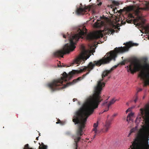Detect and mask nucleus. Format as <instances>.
Instances as JSON below:
<instances>
[{
	"instance_id": "27",
	"label": "nucleus",
	"mask_w": 149,
	"mask_h": 149,
	"mask_svg": "<svg viewBox=\"0 0 149 149\" xmlns=\"http://www.w3.org/2000/svg\"><path fill=\"white\" fill-rule=\"evenodd\" d=\"M71 134V133L70 132H67L66 133V134L67 135H70Z\"/></svg>"
},
{
	"instance_id": "26",
	"label": "nucleus",
	"mask_w": 149,
	"mask_h": 149,
	"mask_svg": "<svg viewBox=\"0 0 149 149\" xmlns=\"http://www.w3.org/2000/svg\"><path fill=\"white\" fill-rule=\"evenodd\" d=\"M142 90V89L141 88H138L137 90V92L136 94H137V95L138 93L139 92L141 91Z\"/></svg>"
},
{
	"instance_id": "12",
	"label": "nucleus",
	"mask_w": 149,
	"mask_h": 149,
	"mask_svg": "<svg viewBox=\"0 0 149 149\" xmlns=\"http://www.w3.org/2000/svg\"><path fill=\"white\" fill-rule=\"evenodd\" d=\"M111 125V122L110 121H106L104 128L101 130V131L104 133L107 132L110 127Z\"/></svg>"
},
{
	"instance_id": "22",
	"label": "nucleus",
	"mask_w": 149,
	"mask_h": 149,
	"mask_svg": "<svg viewBox=\"0 0 149 149\" xmlns=\"http://www.w3.org/2000/svg\"><path fill=\"white\" fill-rule=\"evenodd\" d=\"M57 120H58V121H57L56 122V124H58L59 123H60L61 124H62V125L63 124V123H62V122L60 120L58 119Z\"/></svg>"
},
{
	"instance_id": "36",
	"label": "nucleus",
	"mask_w": 149,
	"mask_h": 149,
	"mask_svg": "<svg viewBox=\"0 0 149 149\" xmlns=\"http://www.w3.org/2000/svg\"><path fill=\"white\" fill-rule=\"evenodd\" d=\"M36 140H38V137H37L36 138Z\"/></svg>"
},
{
	"instance_id": "42",
	"label": "nucleus",
	"mask_w": 149,
	"mask_h": 149,
	"mask_svg": "<svg viewBox=\"0 0 149 149\" xmlns=\"http://www.w3.org/2000/svg\"><path fill=\"white\" fill-rule=\"evenodd\" d=\"M39 135H40V134H39Z\"/></svg>"
},
{
	"instance_id": "41",
	"label": "nucleus",
	"mask_w": 149,
	"mask_h": 149,
	"mask_svg": "<svg viewBox=\"0 0 149 149\" xmlns=\"http://www.w3.org/2000/svg\"><path fill=\"white\" fill-rule=\"evenodd\" d=\"M144 98V97H143V98Z\"/></svg>"
},
{
	"instance_id": "2",
	"label": "nucleus",
	"mask_w": 149,
	"mask_h": 149,
	"mask_svg": "<svg viewBox=\"0 0 149 149\" xmlns=\"http://www.w3.org/2000/svg\"><path fill=\"white\" fill-rule=\"evenodd\" d=\"M101 59L97 61H94L93 62H90L87 66H85L83 69H81L79 71V73H81L83 71L87 70L88 72L86 74H84L82 77H79L76 79H74L72 82L68 83L66 84L65 85L63 86H62L63 81H67L68 80H69L71 78L73 75L75 74L74 71H72L69 73V74H68L65 72H64L62 74V76L61 78L47 84V86L52 91H54L56 90H60L64 88H66L69 86L73 85L78 81H80L82 79L86 76L89 74V72L92 70L95 66H100L102 64H104L108 63H104L102 62L100 65H98L97 62L100 61Z\"/></svg>"
},
{
	"instance_id": "39",
	"label": "nucleus",
	"mask_w": 149,
	"mask_h": 149,
	"mask_svg": "<svg viewBox=\"0 0 149 149\" xmlns=\"http://www.w3.org/2000/svg\"><path fill=\"white\" fill-rule=\"evenodd\" d=\"M110 78V77H108V79Z\"/></svg>"
},
{
	"instance_id": "21",
	"label": "nucleus",
	"mask_w": 149,
	"mask_h": 149,
	"mask_svg": "<svg viewBox=\"0 0 149 149\" xmlns=\"http://www.w3.org/2000/svg\"><path fill=\"white\" fill-rule=\"evenodd\" d=\"M136 128H133L131 129L130 131L131 133H132L134 132L136 130Z\"/></svg>"
},
{
	"instance_id": "33",
	"label": "nucleus",
	"mask_w": 149,
	"mask_h": 149,
	"mask_svg": "<svg viewBox=\"0 0 149 149\" xmlns=\"http://www.w3.org/2000/svg\"><path fill=\"white\" fill-rule=\"evenodd\" d=\"M131 133H131V132H130V133L128 134V136H129L130 135Z\"/></svg>"
},
{
	"instance_id": "9",
	"label": "nucleus",
	"mask_w": 149,
	"mask_h": 149,
	"mask_svg": "<svg viewBox=\"0 0 149 149\" xmlns=\"http://www.w3.org/2000/svg\"><path fill=\"white\" fill-rule=\"evenodd\" d=\"M91 10H92L93 14H95L96 13V12L93 8V5L86 6L84 8L82 7L78 8L77 9L76 12L78 15H83L85 14L87 12Z\"/></svg>"
},
{
	"instance_id": "18",
	"label": "nucleus",
	"mask_w": 149,
	"mask_h": 149,
	"mask_svg": "<svg viewBox=\"0 0 149 149\" xmlns=\"http://www.w3.org/2000/svg\"><path fill=\"white\" fill-rule=\"evenodd\" d=\"M133 114H134L132 113H129L128 114V115H127V120H128V118H129L130 117H131V116H132L133 115Z\"/></svg>"
},
{
	"instance_id": "19",
	"label": "nucleus",
	"mask_w": 149,
	"mask_h": 149,
	"mask_svg": "<svg viewBox=\"0 0 149 149\" xmlns=\"http://www.w3.org/2000/svg\"><path fill=\"white\" fill-rule=\"evenodd\" d=\"M58 66L59 67H65L66 66V65L64 64L63 63H62V65H61V62H60V63L58 64Z\"/></svg>"
},
{
	"instance_id": "6",
	"label": "nucleus",
	"mask_w": 149,
	"mask_h": 149,
	"mask_svg": "<svg viewBox=\"0 0 149 149\" xmlns=\"http://www.w3.org/2000/svg\"><path fill=\"white\" fill-rule=\"evenodd\" d=\"M147 58H146L142 59V61L145 63L144 67L148 71L146 73L141 70L142 67L141 65L136 61H134L131 62L130 65L127 67V71H130L132 74H134L136 71H141L140 73L138 74V77H140L141 79L144 81V83L143 85L144 87L149 85V64L147 63Z\"/></svg>"
},
{
	"instance_id": "7",
	"label": "nucleus",
	"mask_w": 149,
	"mask_h": 149,
	"mask_svg": "<svg viewBox=\"0 0 149 149\" xmlns=\"http://www.w3.org/2000/svg\"><path fill=\"white\" fill-rule=\"evenodd\" d=\"M138 44L130 42L127 43L126 46L124 47H116L114 51H111L109 53H108L104 57H103L100 61L97 62L98 65H100L102 62L103 63H109L112 60L114 61L115 60V58L116 57L117 54L118 53H123L128 50L129 48L131 47L134 46H137Z\"/></svg>"
},
{
	"instance_id": "1",
	"label": "nucleus",
	"mask_w": 149,
	"mask_h": 149,
	"mask_svg": "<svg viewBox=\"0 0 149 149\" xmlns=\"http://www.w3.org/2000/svg\"><path fill=\"white\" fill-rule=\"evenodd\" d=\"M87 29L84 26L81 29L79 28L77 30V33L72 36L69 37L70 44H66L61 49L57 51L54 53L55 57H63V55L68 54L70 52L73 51L75 48V46L76 42L80 38H82V36H86L87 40L91 41L97 38H102L103 34L105 36L109 34H112L115 32V30L109 28H105L103 31H97L96 32L86 33Z\"/></svg>"
},
{
	"instance_id": "25",
	"label": "nucleus",
	"mask_w": 149,
	"mask_h": 149,
	"mask_svg": "<svg viewBox=\"0 0 149 149\" xmlns=\"http://www.w3.org/2000/svg\"><path fill=\"white\" fill-rule=\"evenodd\" d=\"M132 109V108H128L126 111V112L127 113L128 112L131 111Z\"/></svg>"
},
{
	"instance_id": "3",
	"label": "nucleus",
	"mask_w": 149,
	"mask_h": 149,
	"mask_svg": "<svg viewBox=\"0 0 149 149\" xmlns=\"http://www.w3.org/2000/svg\"><path fill=\"white\" fill-rule=\"evenodd\" d=\"M94 109L85 104L84 107L77 111L74 117L73 122L78 126L76 134L71 137L74 140L75 149H77V143L81 139L80 136L83 134V130L86 126L87 119L93 113Z\"/></svg>"
},
{
	"instance_id": "14",
	"label": "nucleus",
	"mask_w": 149,
	"mask_h": 149,
	"mask_svg": "<svg viewBox=\"0 0 149 149\" xmlns=\"http://www.w3.org/2000/svg\"><path fill=\"white\" fill-rule=\"evenodd\" d=\"M98 125V122L97 121V122L94 123L93 124V131L94 132L95 134L94 135L93 139H94L96 136V134L97 133L98 131L97 130V127Z\"/></svg>"
},
{
	"instance_id": "5",
	"label": "nucleus",
	"mask_w": 149,
	"mask_h": 149,
	"mask_svg": "<svg viewBox=\"0 0 149 149\" xmlns=\"http://www.w3.org/2000/svg\"><path fill=\"white\" fill-rule=\"evenodd\" d=\"M147 126L140 129L135 139L128 149H149V130Z\"/></svg>"
},
{
	"instance_id": "37",
	"label": "nucleus",
	"mask_w": 149,
	"mask_h": 149,
	"mask_svg": "<svg viewBox=\"0 0 149 149\" xmlns=\"http://www.w3.org/2000/svg\"><path fill=\"white\" fill-rule=\"evenodd\" d=\"M126 104L127 105H129V103L128 102H127V103H126Z\"/></svg>"
},
{
	"instance_id": "38",
	"label": "nucleus",
	"mask_w": 149,
	"mask_h": 149,
	"mask_svg": "<svg viewBox=\"0 0 149 149\" xmlns=\"http://www.w3.org/2000/svg\"><path fill=\"white\" fill-rule=\"evenodd\" d=\"M80 5L81 6H82V4L81 3L80 4Z\"/></svg>"
},
{
	"instance_id": "24",
	"label": "nucleus",
	"mask_w": 149,
	"mask_h": 149,
	"mask_svg": "<svg viewBox=\"0 0 149 149\" xmlns=\"http://www.w3.org/2000/svg\"><path fill=\"white\" fill-rule=\"evenodd\" d=\"M138 97L137 96V94H136L135 96V99H134V101L135 103H136L137 102L138 100Z\"/></svg>"
},
{
	"instance_id": "32",
	"label": "nucleus",
	"mask_w": 149,
	"mask_h": 149,
	"mask_svg": "<svg viewBox=\"0 0 149 149\" xmlns=\"http://www.w3.org/2000/svg\"><path fill=\"white\" fill-rule=\"evenodd\" d=\"M77 100V99H76V98H74V99H73V102H75V101Z\"/></svg>"
},
{
	"instance_id": "8",
	"label": "nucleus",
	"mask_w": 149,
	"mask_h": 149,
	"mask_svg": "<svg viewBox=\"0 0 149 149\" xmlns=\"http://www.w3.org/2000/svg\"><path fill=\"white\" fill-rule=\"evenodd\" d=\"M144 4H145V6L144 8L138 7L135 9L133 6H130L124 8L123 10H120L122 11L123 10H124L127 12L133 11L135 15L137 16L138 19H141L142 18L141 17L139 16V15L141 13V11L149 10V2L145 1Z\"/></svg>"
},
{
	"instance_id": "20",
	"label": "nucleus",
	"mask_w": 149,
	"mask_h": 149,
	"mask_svg": "<svg viewBox=\"0 0 149 149\" xmlns=\"http://www.w3.org/2000/svg\"><path fill=\"white\" fill-rule=\"evenodd\" d=\"M128 17L129 18H134V17L133 15L131 13H129L128 15Z\"/></svg>"
},
{
	"instance_id": "40",
	"label": "nucleus",
	"mask_w": 149,
	"mask_h": 149,
	"mask_svg": "<svg viewBox=\"0 0 149 149\" xmlns=\"http://www.w3.org/2000/svg\"><path fill=\"white\" fill-rule=\"evenodd\" d=\"M97 1H98L99 0H97Z\"/></svg>"
},
{
	"instance_id": "30",
	"label": "nucleus",
	"mask_w": 149,
	"mask_h": 149,
	"mask_svg": "<svg viewBox=\"0 0 149 149\" xmlns=\"http://www.w3.org/2000/svg\"><path fill=\"white\" fill-rule=\"evenodd\" d=\"M130 120V117L129 118H128V120H127V122H129Z\"/></svg>"
},
{
	"instance_id": "16",
	"label": "nucleus",
	"mask_w": 149,
	"mask_h": 149,
	"mask_svg": "<svg viewBox=\"0 0 149 149\" xmlns=\"http://www.w3.org/2000/svg\"><path fill=\"white\" fill-rule=\"evenodd\" d=\"M100 22V20H97V22L95 23V24L97 27H98L100 26V24H103L104 23L103 22Z\"/></svg>"
},
{
	"instance_id": "10",
	"label": "nucleus",
	"mask_w": 149,
	"mask_h": 149,
	"mask_svg": "<svg viewBox=\"0 0 149 149\" xmlns=\"http://www.w3.org/2000/svg\"><path fill=\"white\" fill-rule=\"evenodd\" d=\"M141 117L146 122H149V105L145 109L141 108L140 109Z\"/></svg>"
},
{
	"instance_id": "15",
	"label": "nucleus",
	"mask_w": 149,
	"mask_h": 149,
	"mask_svg": "<svg viewBox=\"0 0 149 149\" xmlns=\"http://www.w3.org/2000/svg\"><path fill=\"white\" fill-rule=\"evenodd\" d=\"M47 146L44 145L43 143H42L40 145L38 149H47Z\"/></svg>"
},
{
	"instance_id": "34",
	"label": "nucleus",
	"mask_w": 149,
	"mask_h": 149,
	"mask_svg": "<svg viewBox=\"0 0 149 149\" xmlns=\"http://www.w3.org/2000/svg\"><path fill=\"white\" fill-rule=\"evenodd\" d=\"M63 37L64 38H66V36H65V35H63Z\"/></svg>"
},
{
	"instance_id": "28",
	"label": "nucleus",
	"mask_w": 149,
	"mask_h": 149,
	"mask_svg": "<svg viewBox=\"0 0 149 149\" xmlns=\"http://www.w3.org/2000/svg\"><path fill=\"white\" fill-rule=\"evenodd\" d=\"M125 61H122L121 63V65H124L125 64Z\"/></svg>"
},
{
	"instance_id": "23",
	"label": "nucleus",
	"mask_w": 149,
	"mask_h": 149,
	"mask_svg": "<svg viewBox=\"0 0 149 149\" xmlns=\"http://www.w3.org/2000/svg\"><path fill=\"white\" fill-rule=\"evenodd\" d=\"M113 3L116 6H118L119 5V3L118 2L116 1H113Z\"/></svg>"
},
{
	"instance_id": "11",
	"label": "nucleus",
	"mask_w": 149,
	"mask_h": 149,
	"mask_svg": "<svg viewBox=\"0 0 149 149\" xmlns=\"http://www.w3.org/2000/svg\"><path fill=\"white\" fill-rule=\"evenodd\" d=\"M116 100H115L114 99H112L109 102L107 103V100H106L102 104V106H107V108H106L104 112H106L108 111L109 110V107L112 104H113L116 102Z\"/></svg>"
},
{
	"instance_id": "13",
	"label": "nucleus",
	"mask_w": 149,
	"mask_h": 149,
	"mask_svg": "<svg viewBox=\"0 0 149 149\" xmlns=\"http://www.w3.org/2000/svg\"><path fill=\"white\" fill-rule=\"evenodd\" d=\"M88 58V57L86 58V57H84L82 55H81L80 57L76 59L75 62L78 64H79L82 61H83V63H84L85 61Z\"/></svg>"
},
{
	"instance_id": "31",
	"label": "nucleus",
	"mask_w": 149,
	"mask_h": 149,
	"mask_svg": "<svg viewBox=\"0 0 149 149\" xmlns=\"http://www.w3.org/2000/svg\"><path fill=\"white\" fill-rule=\"evenodd\" d=\"M127 21L128 23H131L132 21L131 20H129L128 21L127 19Z\"/></svg>"
},
{
	"instance_id": "17",
	"label": "nucleus",
	"mask_w": 149,
	"mask_h": 149,
	"mask_svg": "<svg viewBox=\"0 0 149 149\" xmlns=\"http://www.w3.org/2000/svg\"><path fill=\"white\" fill-rule=\"evenodd\" d=\"M23 149H33V148H30L29 147V145L28 144H26L24 148Z\"/></svg>"
},
{
	"instance_id": "29",
	"label": "nucleus",
	"mask_w": 149,
	"mask_h": 149,
	"mask_svg": "<svg viewBox=\"0 0 149 149\" xmlns=\"http://www.w3.org/2000/svg\"><path fill=\"white\" fill-rule=\"evenodd\" d=\"M102 4V2H100L99 3H97V5L98 6H100Z\"/></svg>"
},
{
	"instance_id": "35",
	"label": "nucleus",
	"mask_w": 149,
	"mask_h": 149,
	"mask_svg": "<svg viewBox=\"0 0 149 149\" xmlns=\"http://www.w3.org/2000/svg\"><path fill=\"white\" fill-rule=\"evenodd\" d=\"M116 116V114H114L113 115V116Z\"/></svg>"
},
{
	"instance_id": "4",
	"label": "nucleus",
	"mask_w": 149,
	"mask_h": 149,
	"mask_svg": "<svg viewBox=\"0 0 149 149\" xmlns=\"http://www.w3.org/2000/svg\"><path fill=\"white\" fill-rule=\"evenodd\" d=\"M117 65H115L111 68L109 70H105L103 72L102 74V79L97 82V83L95 87L93 94L90 95L86 99L85 104L95 109L98 107L100 102L103 100L101 96L103 87L105 85V83L102 82L103 78L111 73L116 68Z\"/></svg>"
}]
</instances>
